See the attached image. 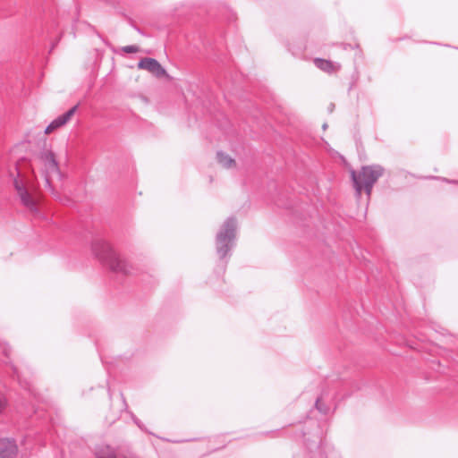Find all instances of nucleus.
<instances>
[{
	"label": "nucleus",
	"mask_w": 458,
	"mask_h": 458,
	"mask_svg": "<svg viewBox=\"0 0 458 458\" xmlns=\"http://www.w3.org/2000/svg\"><path fill=\"white\" fill-rule=\"evenodd\" d=\"M37 172L43 178L45 187L56 195L54 181L61 180L62 174L54 152L46 147L34 155L30 167L16 166L14 173L11 174L14 190L21 204L34 214L38 212Z\"/></svg>",
	"instance_id": "1"
},
{
	"label": "nucleus",
	"mask_w": 458,
	"mask_h": 458,
	"mask_svg": "<svg viewBox=\"0 0 458 458\" xmlns=\"http://www.w3.org/2000/svg\"><path fill=\"white\" fill-rule=\"evenodd\" d=\"M94 256L112 271L121 274L130 272L129 266L104 240H97L92 243Z\"/></svg>",
	"instance_id": "2"
},
{
	"label": "nucleus",
	"mask_w": 458,
	"mask_h": 458,
	"mask_svg": "<svg viewBox=\"0 0 458 458\" xmlns=\"http://www.w3.org/2000/svg\"><path fill=\"white\" fill-rule=\"evenodd\" d=\"M384 174V168L378 165L362 166L359 173L351 171V177L355 189L356 197L360 198L362 190L370 197L372 188Z\"/></svg>",
	"instance_id": "3"
},
{
	"label": "nucleus",
	"mask_w": 458,
	"mask_h": 458,
	"mask_svg": "<svg viewBox=\"0 0 458 458\" xmlns=\"http://www.w3.org/2000/svg\"><path fill=\"white\" fill-rule=\"evenodd\" d=\"M236 220L233 217H229L224 222L216 233V249L221 259H224L233 249L236 238Z\"/></svg>",
	"instance_id": "4"
},
{
	"label": "nucleus",
	"mask_w": 458,
	"mask_h": 458,
	"mask_svg": "<svg viewBox=\"0 0 458 458\" xmlns=\"http://www.w3.org/2000/svg\"><path fill=\"white\" fill-rule=\"evenodd\" d=\"M138 68L141 69V70H146L157 78H161V77L166 75L165 70L154 58H150V57L142 58L138 63Z\"/></svg>",
	"instance_id": "5"
},
{
	"label": "nucleus",
	"mask_w": 458,
	"mask_h": 458,
	"mask_svg": "<svg viewBox=\"0 0 458 458\" xmlns=\"http://www.w3.org/2000/svg\"><path fill=\"white\" fill-rule=\"evenodd\" d=\"M78 108V105L74 106L71 109H69L64 114L59 115L55 119H54L45 129L46 134H50L55 130L64 126L66 123H68L72 117L74 115L76 110Z\"/></svg>",
	"instance_id": "6"
},
{
	"label": "nucleus",
	"mask_w": 458,
	"mask_h": 458,
	"mask_svg": "<svg viewBox=\"0 0 458 458\" xmlns=\"http://www.w3.org/2000/svg\"><path fill=\"white\" fill-rule=\"evenodd\" d=\"M96 458H126L120 452L109 445L98 446L95 451Z\"/></svg>",
	"instance_id": "7"
},
{
	"label": "nucleus",
	"mask_w": 458,
	"mask_h": 458,
	"mask_svg": "<svg viewBox=\"0 0 458 458\" xmlns=\"http://www.w3.org/2000/svg\"><path fill=\"white\" fill-rule=\"evenodd\" d=\"M15 453L14 442L9 439H0V458H13Z\"/></svg>",
	"instance_id": "8"
},
{
	"label": "nucleus",
	"mask_w": 458,
	"mask_h": 458,
	"mask_svg": "<svg viewBox=\"0 0 458 458\" xmlns=\"http://www.w3.org/2000/svg\"><path fill=\"white\" fill-rule=\"evenodd\" d=\"M314 64L318 69L327 72H335L340 68V65L338 64H335L330 61L320 58L315 59Z\"/></svg>",
	"instance_id": "9"
},
{
	"label": "nucleus",
	"mask_w": 458,
	"mask_h": 458,
	"mask_svg": "<svg viewBox=\"0 0 458 458\" xmlns=\"http://www.w3.org/2000/svg\"><path fill=\"white\" fill-rule=\"evenodd\" d=\"M217 160L225 168H231L235 165V161L223 152H217Z\"/></svg>",
	"instance_id": "10"
},
{
	"label": "nucleus",
	"mask_w": 458,
	"mask_h": 458,
	"mask_svg": "<svg viewBox=\"0 0 458 458\" xmlns=\"http://www.w3.org/2000/svg\"><path fill=\"white\" fill-rule=\"evenodd\" d=\"M139 47L131 45V46H125L122 47V51L127 54H133L139 52Z\"/></svg>",
	"instance_id": "11"
},
{
	"label": "nucleus",
	"mask_w": 458,
	"mask_h": 458,
	"mask_svg": "<svg viewBox=\"0 0 458 458\" xmlns=\"http://www.w3.org/2000/svg\"><path fill=\"white\" fill-rule=\"evenodd\" d=\"M315 405H316V408L319 411H321L323 413L327 412V409L325 407H323V405L321 404V400L319 398L317 399Z\"/></svg>",
	"instance_id": "12"
},
{
	"label": "nucleus",
	"mask_w": 458,
	"mask_h": 458,
	"mask_svg": "<svg viewBox=\"0 0 458 458\" xmlns=\"http://www.w3.org/2000/svg\"><path fill=\"white\" fill-rule=\"evenodd\" d=\"M4 405H5V400L2 395H0V412L4 410Z\"/></svg>",
	"instance_id": "13"
},
{
	"label": "nucleus",
	"mask_w": 458,
	"mask_h": 458,
	"mask_svg": "<svg viewBox=\"0 0 458 458\" xmlns=\"http://www.w3.org/2000/svg\"><path fill=\"white\" fill-rule=\"evenodd\" d=\"M327 127V123L323 124V129H324V130H325Z\"/></svg>",
	"instance_id": "14"
},
{
	"label": "nucleus",
	"mask_w": 458,
	"mask_h": 458,
	"mask_svg": "<svg viewBox=\"0 0 458 458\" xmlns=\"http://www.w3.org/2000/svg\"><path fill=\"white\" fill-rule=\"evenodd\" d=\"M14 373L18 374L16 369H14ZM17 377L19 378L20 377V375H17Z\"/></svg>",
	"instance_id": "15"
},
{
	"label": "nucleus",
	"mask_w": 458,
	"mask_h": 458,
	"mask_svg": "<svg viewBox=\"0 0 458 458\" xmlns=\"http://www.w3.org/2000/svg\"><path fill=\"white\" fill-rule=\"evenodd\" d=\"M333 107H334V106H333V105H331V106H330V111H332V110H333Z\"/></svg>",
	"instance_id": "16"
}]
</instances>
